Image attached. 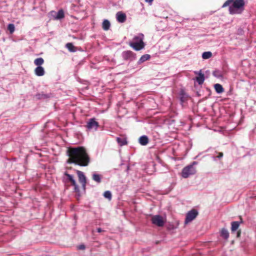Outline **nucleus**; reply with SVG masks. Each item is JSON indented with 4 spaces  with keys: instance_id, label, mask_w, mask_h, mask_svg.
I'll list each match as a JSON object with an SVG mask.
<instances>
[{
    "instance_id": "nucleus-1",
    "label": "nucleus",
    "mask_w": 256,
    "mask_h": 256,
    "mask_svg": "<svg viewBox=\"0 0 256 256\" xmlns=\"http://www.w3.org/2000/svg\"><path fill=\"white\" fill-rule=\"evenodd\" d=\"M68 162L82 166H86L90 162V158L82 147L72 148L68 150Z\"/></svg>"
},
{
    "instance_id": "nucleus-2",
    "label": "nucleus",
    "mask_w": 256,
    "mask_h": 256,
    "mask_svg": "<svg viewBox=\"0 0 256 256\" xmlns=\"http://www.w3.org/2000/svg\"><path fill=\"white\" fill-rule=\"evenodd\" d=\"M144 36L142 34H139L134 36L132 41L129 42V45L136 51L140 50L144 48L145 44L143 41Z\"/></svg>"
},
{
    "instance_id": "nucleus-3",
    "label": "nucleus",
    "mask_w": 256,
    "mask_h": 256,
    "mask_svg": "<svg viewBox=\"0 0 256 256\" xmlns=\"http://www.w3.org/2000/svg\"><path fill=\"white\" fill-rule=\"evenodd\" d=\"M232 6H229L228 11L230 14H240L244 10V0H234Z\"/></svg>"
},
{
    "instance_id": "nucleus-4",
    "label": "nucleus",
    "mask_w": 256,
    "mask_h": 256,
    "mask_svg": "<svg viewBox=\"0 0 256 256\" xmlns=\"http://www.w3.org/2000/svg\"><path fill=\"white\" fill-rule=\"evenodd\" d=\"M196 172V168L192 166V164H189L185 166L182 170V176L184 178H188L191 175L195 174Z\"/></svg>"
},
{
    "instance_id": "nucleus-5",
    "label": "nucleus",
    "mask_w": 256,
    "mask_h": 256,
    "mask_svg": "<svg viewBox=\"0 0 256 256\" xmlns=\"http://www.w3.org/2000/svg\"><path fill=\"white\" fill-rule=\"evenodd\" d=\"M64 176H66V180L68 182H70L72 186H74V190L77 193L80 192V189L78 186L75 180L74 179V176L67 172H65L64 174Z\"/></svg>"
},
{
    "instance_id": "nucleus-6",
    "label": "nucleus",
    "mask_w": 256,
    "mask_h": 256,
    "mask_svg": "<svg viewBox=\"0 0 256 256\" xmlns=\"http://www.w3.org/2000/svg\"><path fill=\"white\" fill-rule=\"evenodd\" d=\"M198 211L196 209H192L186 214L184 222L188 224L193 220L198 215Z\"/></svg>"
},
{
    "instance_id": "nucleus-7",
    "label": "nucleus",
    "mask_w": 256,
    "mask_h": 256,
    "mask_svg": "<svg viewBox=\"0 0 256 256\" xmlns=\"http://www.w3.org/2000/svg\"><path fill=\"white\" fill-rule=\"evenodd\" d=\"M88 130H96L99 126V124L94 118H90L86 126Z\"/></svg>"
},
{
    "instance_id": "nucleus-8",
    "label": "nucleus",
    "mask_w": 256,
    "mask_h": 256,
    "mask_svg": "<svg viewBox=\"0 0 256 256\" xmlns=\"http://www.w3.org/2000/svg\"><path fill=\"white\" fill-rule=\"evenodd\" d=\"M152 222L158 226H162L164 224V221L162 216L160 215H155L152 217Z\"/></svg>"
},
{
    "instance_id": "nucleus-9",
    "label": "nucleus",
    "mask_w": 256,
    "mask_h": 256,
    "mask_svg": "<svg viewBox=\"0 0 256 256\" xmlns=\"http://www.w3.org/2000/svg\"><path fill=\"white\" fill-rule=\"evenodd\" d=\"M76 173L78 178L79 182L82 184V188L84 190H85L86 183V176L84 174V173L81 171L77 170Z\"/></svg>"
},
{
    "instance_id": "nucleus-10",
    "label": "nucleus",
    "mask_w": 256,
    "mask_h": 256,
    "mask_svg": "<svg viewBox=\"0 0 256 256\" xmlns=\"http://www.w3.org/2000/svg\"><path fill=\"white\" fill-rule=\"evenodd\" d=\"M122 56L124 60H133L136 58V54L130 50L123 52Z\"/></svg>"
},
{
    "instance_id": "nucleus-11",
    "label": "nucleus",
    "mask_w": 256,
    "mask_h": 256,
    "mask_svg": "<svg viewBox=\"0 0 256 256\" xmlns=\"http://www.w3.org/2000/svg\"><path fill=\"white\" fill-rule=\"evenodd\" d=\"M178 96L182 105H183V104L186 102L189 98L188 94L186 92L184 89L180 90Z\"/></svg>"
},
{
    "instance_id": "nucleus-12",
    "label": "nucleus",
    "mask_w": 256,
    "mask_h": 256,
    "mask_svg": "<svg viewBox=\"0 0 256 256\" xmlns=\"http://www.w3.org/2000/svg\"><path fill=\"white\" fill-rule=\"evenodd\" d=\"M194 72L195 74L198 75V76L196 78V81L199 84H202L204 81L205 78L204 74L202 72V70H200L199 72L195 71Z\"/></svg>"
},
{
    "instance_id": "nucleus-13",
    "label": "nucleus",
    "mask_w": 256,
    "mask_h": 256,
    "mask_svg": "<svg viewBox=\"0 0 256 256\" xmlns=\"http://www.w3.org/2000/svg\"><path fill=\"white\" fill-rule=\"evenodd\" d=\"M51 13L54 14V15H53V16L55 20H60L64 17V12L62 10H59L57 12L52 11Z\"/></svg>"
},
{
    "instance_id": "nucleus-14",
    "label": "nucleus",
    "mask_w": 256,
    "mask_h": 256,
    "mask_svg": "<svg viewBox=\"0 0 256 256\" xmlns=\"http://www.w3.org/2000/svg\"><path fill=\"white\" fill-rule=\"evenodd\" d=\"M116 20L120 23H123L126 20V15L125 14L118 12L116 13Z\"/></svg>"
},
{
    "instance_id": "nucleus-15",
    "label": "nucleus",
    "mask_w": 256,
    "mask_h": 256,
    "mask_svg": "<svg viewBox=\"0 0 256 256\" xmlns=\"http://www.w3.org/2000/svg\"><path fill=\"white\" fill-rule=\"evenodd\" d=\"M138 142L140 145L146 146L149 142V139L147 136L143 135L140 137Z\"/></svg>"
},
{
    "instance_id": "nucleus-16",
    "label": "nucleus",
    "mask_w": 256,
    "mask_h": 256,
    "mask_svg": "<svg viewBox=\"0 0 256 256\" xmlns=\"http://www.w3.org/2000/svg\"><path fill=\"white\" fill-rule=\"evenodd\" d=\"M35 96L38 100L46 99L50 98L52 94H44V92H40L36 94Z\"/></svg>"
},
{
    "instance_id": "nucleus-17",
    "label": "nucleus",
    "mask_w": 256,
    "mask_h": 256,
    "mask_svg": "<svg viewBox=\"0 0 256 256\" xmlns=\"http://www.w3.org/2000/svg\"><path fill=\"white\" fill-rule=\"evenodd\" d=\"M34 72V74L38 76H43L45 74L44 68L42 66H37Z\"/></svg>"
},
{
    "instance_id": "nucleus-18",
    "label": "nucleus",
    "mask_w": 256,
    "mask_h": 256,
    "mask_svg": "<svg viewBox=\"0 0 256 256\" xmlns=\"http://www.w3.org/2000/svg\"><path fill=\"white\" fill-rule=\"evenodd\" d=\"M220 236L224 239L228 240L229 237V232L226 228H222L220 232Z\"/></svg>"
},
{
    "instance_id": "nucleus-19",
    "label": "nucleus",
    "mask_w": 256,
    "mask_h": 256,
    "mask_svg": "<svg viewBox=\"0 0 256 256\" xmlns=\"http://www.w3.org/2000/svg\"><path fill=\"white\" fill-rule=\"evenodd\" d=\"M242 222H239L238 221H234L232 222L231 223L232 227H231V230L232 232H235L236 230L240 226V223Z\"/></svg>"
},
{
    "instance_id": "nucleus-20",
    "label": "nucleus",
    "mask_w": 256,
    "mask_h": 256,
    "mask_svg": "<svg viewBox=\"0 0 256 256\" xmlns=\"http://www.w3.org/2000/svg\"><path fill=\"white\" fill-rule=\"evenodd\" d=\"M116 142L120 146H123L127 144L128 142L126 138H116Z\"/></svg>"
},
{
    "instance_id": "nucleus-21",
    "label": "nucleus",
    "mask_w": 256,
    "mask_h": 256,
    "mask_svg": "<svg viewBox=\"0 0 256 256\" xmlns=\"http://www.w3.org/2000/svg\"><path fill=\"white\" fill-rule=\"evenodd\" d=\"M216 92L218 94H221L224 92V88L220 84H216L214 86Z\"/></svg>"
},
{
    "instance_id": "nucleus-22",
    "label": "nucleus",
    "mask_w": 256,
    "mask_h": 256,
    "mask_svg": "<svg viewBox=\"0 0 256 256\" xmlns=\"http://www.w3.org/2000/svg\"><path fill=\"white\" fill-rule=\"evenodd\" d=\"M92 180L96 182L97 183H100L102 181V176L100 174L96 173H94L92 176Z\"/></svg>"
},
{
    "instance_id": "nucleus-23",
    "label": "nucleus",
    "mask_w": 256,
    "mask_h": 256,
    "mask_svg": "<svg viewBox=\"0 0 256 256\" xmlns=\"http://www.w3.org/2000/svg\"><path fill=\"white\" fill-rule=\"evenodd\" d=\"M110 26V22L108 20H104L102 22V28L107 30H109Z\"/></svg>"
},
{
    "instance_id": "nucleus-24",
    "label": "nucleus",
    "mask_w": 256,
    "mask_h": 256,
    "mask_svg": "<svg viewBox=\"0 0 256 256\" xmlns=\"http://www.w3.org/2000/svg\"><path fill=\"white\" fill-rule=\"evenodd\" d=\"M44 63V60L42 58H38L34 60V64L38 66H41Z\"/></svg>"
},
{
    "instance_id": "nucleus-25",
    "label": "nucleus",
    "mask_w": 256,
    "mask_h": 256,
    "mask_svg": "<svg viewBox=\"0 0 256 256\" xmlns=\"http://www.w3.org/2000/svg\"><path fill=\"white\" fill-rule=\"evenodd\" d=\"M150 55L148 54H146L143 56H142L140 60H138V64H141L144 62L149 60L150 58Z\"/></svg>"
},
{
    "instance_id": "nucleus-26",
    "label": "nucleus",
    "mask_w": 256,
    "mask_h": 256,
    "mask_svg": "<svg viewBox=\"0 0 256 256\" xmlns=\"http://www.w3.org/2000/svg\"><path fill=\"white\" fill-rule=\"evenodd\" d=\"M212 56V53L210 52H206L202 53V58L204 59L210 58Z\"/></svg>"
},
{
    "instance_id": "nucleus-27",
    "label": "nucleus",
    "mask_w": 256,
    "mask_h": 256,
    "mask_svg": "<svg viewBox=\"0 0 256 256\" xmlns=\"http://www.w3.org/2000/svg\"><path fill=\"white\" fill-rule=\"evenodd\" d=\"M8 30L10 34H12L15 30L14 25L13 24H9L8 26Z\"/></svg>"
},
{
    "instance_id": "nucleus-28",
    "label": "nucleus",
    "mask_w": 256,
    "mask_h": 256,
    "mask_svg": "<svg viewBox=\"0 0 256 256\" xmlns=\"http://www.w3.org/2000/svg\"><path fill=\"white\" fill-rule=\"evenodd\" d=\"M66 48L71 52H75L74 46L72 43H68L66 44Z\"/></svg>"
},
{
    "instance_id": "nucleus-29",
    "label": "nucleus",
    "mask_w": 256,
    "mask_h": 256,
    "mask_svg": "<svg viewBox=\"0 0 256 256\" xmlns=\"http://www.w3.org/2000/svg\"><path fill=\"white\" fill-rule=\"evenodd\" d=\"M104 196L108 198V200H111L112 198V193L110 191L107 190L106 191L104 194Z\"/></svg>"
},
{
    "instance_id": "nucleus-30",
    "label": "nucleus",
    "mask_w": 256,
    "mask_h": 256,
    "mask_svg": "<svg viewBox=\"0 0 256 256\" xmlns=\"http://www.w3.org/2000/svg\"><path fill=\"white\" fill-rule=\"evenodd\" d=\"M234 1V0H227L222 5V8H225L228 6H229L230 4L232 3V2Z\"/></svg>"
},
{
    "instance_id": "nucleus-31",
    "label": "nucleus",
    "mask_w": 256,
    "mask_h": 256,
    "mask_svg": "<svg viewBox=\"0 0 256 256\" xmlns=\"http://www.w3.org/2000/svg\"><path fill=\"white\" fill-rule=\"evenodd\" d=\"M218 154V156H214L213 159L214 160H216V158L220 159L223 156V153L222 152H217Z\"/></svg>"
},
{
    "instance_id": "nucleus-32",
    "label": "nucleus",
    "mask_w": 256,
    "mask_h": 256,
    "mask_svg": "<svg viewBox=\"0 0 256 256\" xmlns=\"http://www.w3.org/2000/svg\"><path fill=\"white\" fill-rule=\"evenodd\" d=\"M78 250H84L86 248V246L84 244H80L78 246Z\"/></svg>"
},
{
    "instance_id": "nucleus-33",
    "label": "nucleus",
    "mask_w": 256,
    "mask_h": 256,
    "mask_svg": "<svg viewBox=\"0 0 256 256\" xmlns=\"http://www.w3.org/2000/svg\"><path fill=\"white\" fill-rule=\"evenodd\" d=\"M96 230L98 232H102L103 231V230L100 228H98Z\"/></svg>"
},
{
    "instance_id": "nucleus-34",
    "label": "nucleus",
    "mask_w": 256,
    "mask_h": 256,
    "mask_svg": "<svg viewBox=\"0 0 256 256\" xmlns=\"http://www.w3.org/2000/svg\"><path fill=\"white\" fill-rule=\"evenodd\" d=\"M198 164L196 162H193L191 164H192V166H194V165H196Z\"/></svg>"
},
{
    "instance_id": "nucleus-35",
    "label": "nucleus",
    "mask_w": 256,
    "mask_h": 256,
    "mask_svg": "<svg viewBox=\"0 0 256 256\" xmlns=\"http://www.w3.org/2000/svg\"><path fill=\"white\" fill-rule=\"evenodd\" d=\"M154 0H145V1L147 2L151 3Z\"/></svg>"
},
{
    "instance_id": "nucleus-36",
    "label": "nucleus",
    "mask_w": 256,
    "mask_h": 256,
    "mask_svg": "<svg viewBox=\"0 0 256 256\" xmlns=\"http://www.w3.org/2000/svg\"><path fill=\"white\" fill-rule=\"evenodd\" d=\"M215 72H213V74H214V76H215L218 77V76H217L215 74Z\"/></svg>"
},
{
    "instance_id": "nucleus-37",
    "label": "nucleus",
    "mask_w": 256,
    "mask_h": 256,
    "mask_svg": "<svg viewBox=\"0 0 256 256\" xmlns=\"http://www.w3.org/2000/svg\"><path fill=\"white\" fill-rule=\"evenodd\" d=\"M240 236V234L238 233V236Z\"/></svg>"
}]
</instances>
